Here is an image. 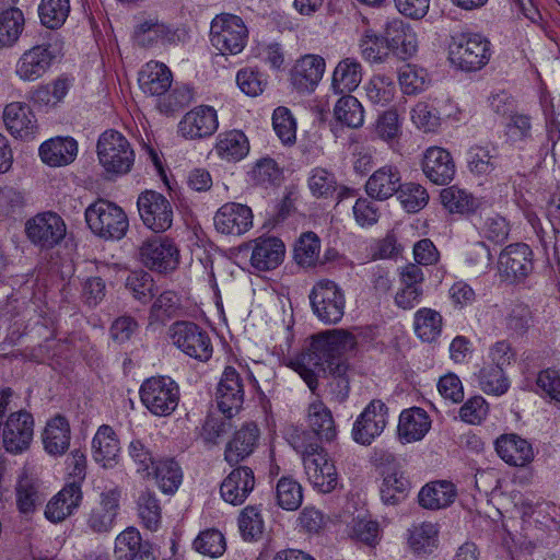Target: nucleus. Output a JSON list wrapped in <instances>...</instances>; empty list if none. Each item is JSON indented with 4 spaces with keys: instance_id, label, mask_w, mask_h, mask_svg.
Segmentation results:
<instances>
[{
    "instance_id": "f257e3e1",
    "label": "nucleus",
    "mask_w": 560,
    "mask_h": 560,
    "mask_svg": "<svg viewBox=\"0 0 560 560\" xmlns=\"http://www.w3.org/2000/svg\"><path fill=\"white\" fill-rule=\"evenodd\" d=\"M355 346L352 334L334 330L313 338L308 350L293 363L295 371L312 392L318 385L317 378L323 375L341 376L347 371L343 354Z\"/></svg>"
},
{
    "instance_id": "f03ea898",
    "label": "nucleus",
    "mask_w": 560,
    "mask_h": 560,
    "mask_svg": "<svg viewBox=\"0 0 560 560\" xmlns=\"http://www.w3.org/2000/svg\"><path fill=\"white\" fill-rule=\"evenodd\" d=\"M291 444L302 455L305 474L314 488L323 493L331 492L337 486L336 467L318 443L305 444L299 435L292 438Z\"/></svg>"
},
{
    "instance_id": "7ed1b4c3",
    "label": "nucleus",
    "mask_w": 560,
    "mask_h": 560,
    "mask_svg": "<svg viewBox=\"0 0 560 560\" xmlns=\"http://www.w3.org/2000/svg\"><path fill=\"white\" fill-rule=\"evenodd\" d=\"M85 220L91 231L105 240H120L129 222L125 211L114 202L100 199L88 207Z\"/></svg>"
},
{
    "instance_id": "20e7f679",
    "label": "nucleus",
    "mask_w": 560,
    "mask_h": 560,
    "mask_svg": "<svg viewBox=\"0 0 560 560\" xmlns=\"http://www.w3.org/2000/svg\"><path fill=\"white\" fill-rule=\"evenodd\" d=\"M97 158L107 173L125 175L135 163V152L127 138L116 131H104L97 141Z\"/></svg>"
},
{
    "instance_id": "39448f33",
    "label": "nucleus",
    "mask_w": 560,
    "mask_h": 560,
    "mask_svg": "<svg viewBox=\"0 0 560 560\" xmlns=\"http://www.w3.org/2000/svg\"><path fill=\"white\" fill-rule=\"evenodd\" d=\"M450 60L464 71H476L490 59V43L480 34L459 33L452 36Z\"/></svg>"
},
{
    "instance_id": "423d86ee",
    "label": "nucleus",
    "mask_w": 560,
    "mask_h": 560,
    "mask_svg": "<svg viewBox=\"0 0 560 560\" xmlns=\"http://www.w3.org/2000/svg\"><path fill=\"white\" fill-rule=\"evenodd\" d=\"M140 399L145 408L159 417L170 416L179 402V387L168 376L147 378L140 386Z\"/></svg>"
},
{
    "instance_id": "0eeeda50",
    "label": "nucleus",
    "mask_w": 560,
    "mask_h": 560,
    "mask_svg": "<svg viewBox=\"0 0 560 560\" xmlns=\"http://www.w3.org/2000/svg\"><path fill=\"white\" fill-rule=\"evenodd\" d=\"M247 37V27L237 15L223 13L211 22L210 42L222 55L240 54L246 45Z\"/></svg>"
},
{
    "instance_id": "6e6552de",
    "label": "nucleus",
    "mask_w": 560,
    "mask_h": 560,
    "mask_svg": "<svg viewBox=\"0 0 560 560\" xmlns=\"http://www.w3.org/2000/svg\"><path fill=\"white\" fill-rule=\"evenodd\" d=\"M34 436V418L26 410L11 412L0 422V439L3 448L19 455L27 451Z\"/></svg>"
},
{
    "instance_id": "1a4fd4ad",
    "label": "nucleus",
    "mask_w": 560,
    "mask_h": 560,
    "mask_svg": "<svg viewBox=\"0 0 560 560\" xmlns=\"http://www.w3.org/2000/svg\"><path fill=\"white\" fill-rule=\"evenodd\" d=\"M310 301L314 314L325 324H336L345 314V295L334 281H318L311 291Z\"/></svg>"
},
{
    "instance_id": "9d476101",
    "label": "nucleus",
    "mask_w": 560,
    "mask_h": 560,
    "mask_svg": "<svg viewBox=\"0 0 560 560\" xmlns=\"http://www.w3.org/2000/svg\"><path fill=\"white\" fill-rule=\"evenodd\" d=\"M173 343L185 354L207 361L212 354V345L206 330L192 322H176L170 327Z\"/></svg>"
},
{
    "instance_id": "9b49d317",
    "label": "nucleus",
    "mask_w": 560,
    "mask_h": 560,
    "mask_svg": "<svg viewBox=\"0 0 560 560\" xmlns=\"http://www.w3.org/2000/svg\"><path fill=\"white\" fill-rule=\"evenodd\" d=\"M137 206L143 224L153 232H164L172 226L173 208L164 195L145 190L139 195Z\"/></svg>"
},
{
    "instance_id": "f8f14e48",
    "label": "nucleus",
    "mask_w": 560,
    "mask_h": 560,
    "mask_svg": "<svg viewBox=\"0 0 560 560\" xmlns=\"http://www.w3.org/2000/svg\"><path fill=\"white\" fill-rule=\"evenodd\" d=\"M140 257L145 267L161 273L175 270L179 264L177 246L162 236L145 241L140 247Z\"/></svg>"
},
{
    "instance_id": "ddd939ff",
    "label": "nucleus",
    "mask_w": 560,
    "mask_h": 560,
    "mask_svg": "<svg viewBox=\"0 0 560 560\" xmlns=\"http://www.w3.org/2000/svg\"><path fill=\"white\" fill-rule=\"evenodd\" d=\"M244 378L234 366H226L215 392L217 406L222 415L234 417L243 407Z\"/></svg>"
},
{
    "instance_id": "4468645a",
    "label": "nucleus",
    "mask_w": 560,
    "mask_h": 560,
    "mask_svg": "<svg viewBox=\"0 0 560 560\" xmlns=\"http://www.w3.org/2000/svg\"><path fill=\"white\" fill-rule=\"evenodd\" d=\"M387 418V406L380 399H373L353 424V440L359 444L370 445L384 431Z\"/></svg>"
},
{
    "instance_id": "2eb2a0df",
    "label": "nucleus",
    "mask_w": 560,
    "mask_h": 560,
    "mask_svg": "<svg viewBox=\"0 0 560 560\" xmlns=\"http://www.w3.org/2000/svg\"><path fill=\"white\" fill-rule=\"evenodd\" d=\"M533 252L525 243L506 246L499 255L498 269L508 281H521L533 271Z\"/></svg>"
},
{
    "instance_id": "dca6fc26",
    "label": "nucleus",
    "mask_w": 560,
    "mask_h": 560,
    "mask_svg": "<svg viewBox=\"0 0 560 560\" xmlns=\"http://www.w3.org/2000/svg\"><path fill=\"white\" fill-rule=\"evenodd\" d=\"M26 233L34 244L50 248L63 240L66 224L57 213L44 212L27 221Z\"/></svg>"
},
{
    "instance_id": "f3484780",
    "label": "nucleus",
    "mask_w": 560,
    "mask_h": 560,
    "mask_svg": "<svg viewBox=\"0 0 560 560\" xmlns=\"http://www.w3.org/2000/svg\"><path fill=\"white\" fill-rule=\"evenodd\" d=\"M120 491L113 488L103 491L100 501L86 514V526L94 534L109 533L119 511Z\"/></svg>"
},
{
    "instance_id": "a211bd4d",
    "label": "nucleus",
    "mask_w": 560,
    "mask_h": 560,
    "mask_svg": "<svg viewBox=\"0 0 560 560\" xmlns=\"http://www.w3.org/2000/svg\"><path fill=\"white\" fill-rule=\"evenodd\" d=\"M218 127L215 109L200 105L184 115L178 122V133L185 139L197 140L212 136Z\"/></svg>"
},
{
    "instance_id": "6ab92c4d",
    "label": "nucleus",
    "mask_w": 560,
    "mask_h": 560,
    "mask_svg": "<svg viewBox=\"0 0 560 560\" xmlns=\"http://www.w3.org/2000/svg\"><path fill=\"white\" fill-rule=\"evenodd\" d=\"M213 223L219 233L238 236L253 226V212L246 205L226 202L215 212Z\"/></svg>"
},
{
    "instance_id": "aec40b11",
    "label": "nucleus",
    "mask_w": 560,
    "mask_h": 560,
    "mask_svg": "<svg viewBox=\"0 0 560 560\" xmlns=\"http://www.w3.org/2000/svg\"><path fill=\"white\" fill-rule=\"evenodd\" d=\"M3 122L7 130L16 139L33 140L38 132V125L30 105L12 102L4 107Z\"/></svg>"
},
{
    "instance_id": "412c9836",
    "label": "nucleus",
    "mask_w": 560,
    "mask_h": 560,
    "mask_svg": "<svg viewBox=\"0 0 560 560\" xmlns=\"http://www.w3.org/2000/svg\"><path fill=\"white\" fill-rule=\"evenodd\" d=\"M55 57L49 44L36 45L20 57L15 69L16 75L23 81H35L49 70Z\"/></svg>"
},
{
    "instance_id": "4be33fe9",
    "label": "nucleus",
    "mask_w": 560,
    "mask_h": 560,
    "mask_svg": "<svg viewBox=\"0 0 560 560\" xmlns=\"http://www.w3.org/2000/svg\"><path fill=\"white\" fill-rule=\"evenodd\" d=\"M255 475L250 467L238 466L223 479L220 486L222 499L232 504L241 505L255 488Z\"/></svg>"
},
{
    "instance_id": "5701e85b",
    "label": "nucleus",
    "mask_w": 560,
    "mask_h": 560,
    "mask_svg": "<svg viewBox=\"0 0 560 560\" xmlns=\"http://www.w3.org/2000/svg\"><path fill=\"white\" fill-rule=\"evenodd\" d=\"M399 279L401 288L396 292L395 304L402 310H412L423 295V271L418 265L408 264L400 268Z\"/></svg>"
},
{
    "instance_id": "b1692460",
    "label": "nucleus",
    "mask_w": 560,
    "mask_h": 560,
    "mask_svg": "<svg viewBox=\"0 0 560 560\" xmlns=\"http://www.w3.org/2000/svg\"><path fill=\"white\" fill-rule=\"evenodd\" d=\"M422 171L432 183L446 185L453 180L456 166L447 150L440 147H430L423 155Z\"/></svg>"
},
{
    "instance_id": "393cba45",
    "label": "nucleus",
    "mask_w": 560,
    "mask_h": 560,
    "mask_svg": "<svg viewBox=\"0 0 560 560\" xmlns=\"http://www.w3.org/2000/svg\"><path fill=\"white\" fill-rule=\"evenodd\" d=\"M116 560H155L152 546L144 541L136 527H127L115 538Z\"/></svg>"
},
{
    "instance_id": "a878e982",
    "label": "nucleus",
    "mask_w": 560,
    "mask_h": 560,
    "mask_svg": "<svg viewBox=\"0 0 560 560\" xmlns=\"http://www.w3.org/2000/svg\"><path fill=\"white\" fill-rule=\"evenodd\" d=\"M384 33L390 51L398 58L406 60L417 52V34L402 20L395 19L387 22Z\"/></svg>"
},
{
    "instance_id": "bb28decb",
    "label": "nucleus",
    "mask_w": 560,
    "mask_h": 560,
    "mask_svg": "<svg viewBox=\"0 0 560 560\" xmlns=\"http://www.w3.org/2000/svg\"><path fill=\"white\" fill-rule=\"evenodd\" d=\"M81 501V486L74 480L50 499L46 505L45 516L52 523L62 522L79 508Z\"/></svg>"
},
{
    "instance_id": "cd10ccee",
    "label": "nucleus",
    "mask_w": 560,
    "mask_h": 560,
    "mask_svg": "<svg viewBox=\"0 0 560 560\" xmlns=\"http://www.w3.org/2000/svg\"><path fill=\"white\" fill-rule=\"evenodd\" d=\"M259 436L260 431L255 423H245L226 444L224 459L231 466L238 465L253 454L258 444Z\"/></svg>"
},
{
    "instance_id": "c85d7f7f",
    "label": "nucleus",
    "mask_w": 560,
    "mask_h": 560,
    "mask_svg": "<svg viewBox=\"0 0 560 560\" xmlns=\"http://www.w3.org/2000/svg\"><path fill=\"white\" fill-rule=\"evenodd\" d=\"M430 428V417L422 408L405 409L399 416L398 439L404 444L421 441Z\"/></svg>"
},
{
    "instance_id": "c756f323",
    "label": "nucleus",
    "mask_w": 560,
    "mask_h": 560,
    "mask_svg": "<svg viewBox=\"0 0 560 560\" xmlns=\"http://www.w3.org/2000/svg\"><path fill=\"white\" fill-rule=\"evenodd\" d=\"M399 170L393 165H385L376 170L366 180V194L377 200H386L397 194L401 187Z\"/></svg>"
},
{
    "instance_id": "7c9ffc66",
    "label": "nucleus",
    "mask_w": 560,
    "mask_h": 560,
    "mask_svg": "<svg viewBox=\"0 0 560 560\" xmlns=\"http://www.w3.org/2000/svg\"><path fill=\"white\" fill-rule=\"evenodd\" d=\"M494 445L498 455L511 466L523 467L534 458L532 445L516 434H503Z\"/></svg>"
},
{
    "instance_id": "2f4dec72",
    "label": "nucleus",
    "mask_w": 560,
    "mask_h": 560,
    "mask_svg": "<svg viewBox=\"0 0 560 560\" xmlns=\"http://www.w3.org/2000/svg\"><path fill=\"white\" fill-rule=\"evenodd\" d=\"M324 71V58L317 55H306L294 65L291 80L299 91H310L320 81Z\"/></svg>"
},
{
    "instance_id": "473e14b6",
    "label": "nucleus",
    "mask_w": 560,
    "mask_h": 560,
    "mask_svg": "<svg viewBox=\"0 0 560 560\" xmlns=\"http://www.w3.org/2000/svg\"><path fill=\"white\" fill-rule=\"evenodd\" d=\"M78 154V143L70 137H56L39 147V155L50 166L68 165Z\"/></svg>"
},
{
    "instance_id": "72a5a7b5",
    "label": "nucleus",
    "mask_w": 560,
    "mask_h": 560,
    "mask_svg": "<svg viewBox=\"0 0 560 560\" xmlns=\"http://www.w3.org/2000/svg\"><path fill=\"white\" fill-rule=\"evenodd\" d=\"M284 244L277 237L259 238L254 246L250 264L254 268L266 271L277 268L283 260Z\"/></svg>"
},
{
    "instance_id": "f704fd0d",
    "label": "nucleus",
    "mask_w": 560,
    "mask_h": 560,
    "mask_svg": "<svg viewBox=\"0 0 560 560\" xmlns=\"http://www.w3.org/2000/svg\"><path fill=\"white\" fill-rule=\"evenodd\" d=\"M439 526L432 522H421L411 525L407 532V542L417 556L431 555L439 546Z\"/></svg>"
},
{
    "instance_id": "c9c22d12",
    "label": "nucleus",
    "mask_w": 560,
    "mask_h": 560,
    "mask_svg": "<svg viewBox=\"0 0 560 560\" xmlns=\"http://www.w3.org/2000/svg\"><path fill=\"white\" fill-rule=\"evenodd\" d=\"M139 85L143 93L160 96L172 85L171 70L161 62H148L139 73Z\"/></svg>"
},
{
    "instance_id": "e433bc0d",
    "label": "nucleus",
    "mask_w": 560,
    "mask_h": 560,
    "mask_svg": "<svg viewBox=\"0 0 560 560\" xmlns=\"http://www.w3.org/2000/svg\"><path fill=\"white\" fill-rule=\"evenodd\" d=\"M214 150L221 160L235 163L248 154L249 141L243 131L234 129L219 133Z\"/></svg>"
},
{
    "instance_id": "4c0bfd02",
    "label": "nucleus",
    "mask_w": 560,
    "mask_h": 560,
    "mask_svg": "<svg viewBox=\"0 0 560 560\" xmlns=\"http://www.w3.org/2000/svg\"><path fill=\"white\" fill-rule=\"evenodd\" d=\"M93 458L104 468L113 467L119 455V442L109 425H101L92 441Z\"/></svg>"
},
{
    "instance_id": "58836bf2",
    "label": "nucleus",
    "mask_w": 560,
    "mask_h": 560,
    "mask_svg": "<svg viewBox=\"0 0 560 560\" xmlns=\"http://www.w3.org/2000/svg\"><path fill=\"white\" fill-rule=\"evenodd\" d=\"M457 495L455 486L446 480L434 481L419 492V503L428 510H440L451 505Z\"/></svg>"
},
{
    "instance_id": "ea45409f",
    "label": "nucleus",
    "mask_w": 560,
    "mask_h": 560,
    "mask_svg": "<svg viewBox=\"0 0 560 560\" xmlns=\"http://www.w3.org/2000/svg\"><path fill=\"white\" fill-rule=\"evenodd\" d=\"M307 422L312 431L320 440L332 441L337 435V429L330 409L319 399L310 404L307 409Z\"/></svg>"
},
{
    "instance_id": "a19ab883",
    "label": "nucleus",
    "mask_w": 560,
    "mask_h": 560,
    "mask_svg": "<svg viewBox=\"0 0 560 560\" xmlns=\"http://www.w3.org/2000/svg\"><path fill=\"white\" fill-rule=\"evenodd\" d=\"M362 81V66L354 58L338 62L332 73L331 88L336 94L352 92Z\"/></svg>"
},
{
    "instance_id": "79ce46f5",
    "label": "nucleus",
    "mask_w": 560,
    "mask_h": 560,
    "mask_svg": "<svg viewBox=\"0 0 560 560\" xmlns=\"http://www.w3.org/2000/svg\"><path fill=\"white\" fill-rule=\"evenodd\" d=\"M43 443L45 450L51 455H61L68 450L70 427L65 417L56 416L48 421L43 434Z\"/></svg>"
},
{
    "instance_id": "37998d69",
    "label": "nucleus",
    "mask_w": 560,
    "mask_h": 560,
    "mask_svg": "<svg viewBox=\"0 0 560 560\" xmlns=\"http://www.w3.org/2000/svg\"><path fill=\"white\" fill-rule=\"evenodd\" d=\"M151 475L154 476L162 492L166 494L176 492L183 479V472L179 465L172 458H165L156 462L151 468Z\"/></svg>"
},
{
    "instance_id": "c03bdc74",
    "label": "nucleus",
    "mask_w": 560,
    "mask_h": 560,
    "mask_svg": "<svg viewBox=\"0 0 560 560\" xmlns=\"http://www.w3.org/2000/svg\"><path fill=\"white\" fill-rule=\"evenodd\" d=\"M15 494L18 509L24 515L34 513L36 508L44 501L38 481L26 475L20 477Z\"/></svg>"
},
{
    "instance_id": "a18cd8bd",
    "label": "nucleus",
    "mask_w": 560,
    "mask_h": 560,
    "mask_svg": "<svg viewBox=\"0 0 560 560\" xmlns=\"http://www.w3.org/2000/svg\"><path fill=\"white\" fill-rule=\"evenodd\" d=\"M24 15L18 8L3 9L0 13V48L13 46L24 30Z\"/></svg>"
},
{
    "instance_id": "49530a36",
    "label": "nucleus",
    "mask_w": 560,
    "mask_h": 560,
    "mask_svg": "<svg viewBox=\"0 0 560 560\" xmlns=\"http://www.w3.org/2000/svg\"><path fill=\"white\" fill-rule=\"evenodd\" d=\"M467 155L468 168L476 175H489L498 166V149L493 145H474Z\"/></svg>"
},
{
    "instance_id": "de8ad7c7",
    "label": "nucleus",
    "mask_w": 560,
    "mask_h": 560,
    "mask_svg": "<svg viewBox=\"0 0 560 560\" xmlns=\"http://www.w3.org/2000/svg\"><path fill=\"white\" fill-rule=\"evenodd\" d=\"M409 488V481L401 471L388 469L383 471L381 498L385 504H398L405 499Z\"/></svg>"
},
{
    "instance_id": "09e8293b",
    "label": "nucleus",
    "mask_w": 560,
    "mask_h": 560,
    "mask_svg": "<svg viewBox=\"0 0 560 560\" xmlns=\"http://www.w3.org/2000/svg\"><path fill=\"white\" fill-rule=\"evenodd\" d=\"M334 116L337 121L349 128H359L364 122L363 106L357 97L349 94L337 101L334 107Z\"/></svg>"
},
{
    "instance_id": "8fccbe9b",
    "label": "nucleus",
    "mask_w": 560,
    "mask_h": 560,
    "mask_svg": "<svg viewBox=\"0 0 560 560\" xmlns=\"http://www.w3.org/2000/svg\"><path fill=\"white\" fill-rule=\"evenodd\" d=\"M415 332L425 342L434 341L442 331V316L432 308L423 307L415 314Z\"/></svg>"
},
{
    "instance_id": "3c124183",
    "label": "nucleus",
    "mask_w": 560,
    "mask_h": 560,
    "mask_svg": "<svg viewBox=\"0 0 560 560\" xmlns=\"http://www.w3.org/2000/svg\"><path fill=\"white\" fill-rule=\"evenodd\" d=\"M241 536L248 541L258 540L265 529L261 505H247L238 515Z\"/></svg>"
},
{
    "instance_id": "603ef678",
    "label": "nucleus",
    "mask_w": 560,
    "mask_h": 560,
    "mask_svg": "<svg viewBox=\"0 0 560 560\" xmlns=\"http://www.w3.org/2000/svg\"><path fill=\"white\" fill-rule=\"evenodd\" d=\"M440 199L444 208L451 213H469L476 208V200L472 195L457 186L442 189Z\"/></svg>"
},
{
    "instance_id": "864d4df0",
    "label": "nucleus",
    "mask_w": 560,
    "mask_h": 560,
    "mask_svg": "<svg viewBox=\"0 0 560 560\" xmlns=\"http://www.w3.org/2000/svg\"><path fill=\"white\" fill-rule=\"evenodd\" d=\"M125 287L135 300L143 304L151 301L156 292L152 276L144 270L131 271L126 278Z\"/></svg>"
},
{
    "instance_id": "5fc2aeb1",
    "label": "nucleus",
    "mask_w": 560,
    "mask_h": 560,
    "mask_svg": "<svg viewBox=\"0 0 560 560\" xmlns=\"http://www.w3.org/2000/svg\"><path fill=\"white\" fill-rule=\"evenodd\" d=\"M171 30L156 19H148L136 26L133 38L139 46L150 47L168 39Z\"/></svg>"
},
{
    "instance_id": "6e6d98bb",
    "label": "nucleus",
    "mask_w": 560,
    "mask_h": 560,
    "mask_svg": "<svg viewBox=\"0 0 560 560\" xmlns=\"http://www.w3.org/2000/svg\"><path fill=\"white\" fill-rule=\"evenodd\" d=\"M320 240L314 232L303 233L294 246V260L303 267L315 266L319 258Z\"/></svg>"
},
{
    "instance_id": "4d7b16f0",
    "label": "nucleus",
    "mask_w": 560,
    "mask_h": 560,
    "mask_svg": "<svg viewBox=\"0 0 560 560\" xmlns=\"http://www.w3.org/2000/svg\"><path fill=\"white\" fill-rule=\"evenodd\" d=\"M69 12V0H42L38 8L42 24L51 30L60 27Z\"/></svg>"
},
{
    "instance_id": "13d9d810",
    "label": "nucleus",
    "mask_w": 560,
    "mask_h": 560,
    "mask_svg": "<svg viewBox=\"0 0 560 560\" xmlns=\"http://www.w3.org/2000/svg\"><path fill=\"white\" fill-rule=\"evenodd\" d=\"M360 49L363 58L372 62H383L390 51L385 33L377 35L372 30H366L362 35Z\"/></svg>"
},
{
    "instance_id": "bf43d9fd",
    "label": "nucleus",
    "mask_w": 560,
    "mask_h": 560,
    "mask_svg": "<svg viewBox=\"0 0 560 560\" xmlns=\"http://www.w3.org/2000/svg\"><path fill=\"white\" fill-rule=\"evenodd\" d=\"M277 502L280 508L287 511L298 510L303 501L301 485L292 478L282 477L276 488Z\"/></svg>"
},
{
    "instance_id": "052dcab7",
    "label": "nucleus",
    "mask_w": 560,
    "mask_h": 560,
    "mask_svg": "<svg viewBox=\"0 0 560 560\" xmlns=\"http://www.w3.org/2000/svg\"><path fill=\"white\" fill-rule=\"evenodd\" d=\"M397 196L404 209L410 213L420 211L429 201L427 189L417 183L402 184Z\"/></svg>"
},
{
    "instance_id": "680f3d73",
    "label": "nucleus",
    "mask_w": 560,
    "mask_h": 560,
    "mask_svg": "<svg viewBox=\"0 0 560 560\" xmlns=\"http://www.w3.org/2000/svg\"><path fill=\"white\" fill-rule=\"evenodd\" d=\"M308 188L313 196L328 198L336 192L338 184L331 172L323 167H315L308 177Z\"/></svg>"
},
{
    "instance_id": "e2e57ef3",
    "label": "nucleus",
    "mask_w": 560,
    "mask_h": 560,
    "mask_svg": "<svg viewBox=\"0 0 560 560\" xmlns=\"http://www.w3.org/2000/svg\"><path fill=\"white\" fill-rule=\"evenodd\" d=\"M479 385L488 395L501 396L510 388L504 370L486 366L479 373Z\"/></svg>"
},
{
    "instance_id": "0e129e2a",
    "label": "nucleus",
    "mask_w": 560,
    "mask_h": 560,
    "mask_svg": "<svg viewBox=\"0 0 560 560\" xmlns=\"http://www.w3.org/2000/svg\"><path fill=\"white\" fill-rule=\"evenodd\" d=\"M399 84L405 94L411 95L423 91L428 84V73L423 68L406 65L399 72Z\"/></svg>"
},
{
    "instance_id": "69168bd1",
    "label": "nucleus",
    "mask_w": 560,
    "mask_h": 560,
    "mask_svg": "<svg viewBox=\"0 0 560 560\" xmlns=\"http://www.w3.org/2000/svg\"><path fill=\"white\" fill-rule=\"evenodd\" d=\"M272 127L283 144H292L296 139V125L287 107H278L272 115Z\"/></svg>"
},
{
    "instance_id": "338daca9",
    "label": "nucleus",
    "mask_w": 560,
    "mask_h": 560,
    "mask_svg": "<svg viewBox=\"0 0 560 560\" xmlns=\"http://www.w3.org/2000/svg\"><path fill=\"white\" fill-rule=\"evenodd\" d=\"M368 98L376 105H386L395 94V84L385 75H374L365 86Z\"/></svg>"
},
{
    "instance_id": "774afa93",
    "label": "nucleus",
    "mask_w": 560,
    "mask_h": 560,
    "mask_svg": "<svg viewBox=\"0 0 560 560\" xmlns=\"http://www.w3.org/2000/svg\"><path fill=\"white\" fill-rule=\"evenodd\" d=\"M139 516L150 530H156L161 522V508L158 499L151 492H143L138 500Z\"/></svg>"
}]
</instances>
